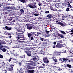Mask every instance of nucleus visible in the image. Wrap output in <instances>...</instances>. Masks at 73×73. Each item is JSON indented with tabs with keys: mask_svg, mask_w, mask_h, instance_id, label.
I'll return each instance as SVG.
<instances>
[{
	"mask_svg": "<svg viewBox=\"0 0 73 73\" xmlns=\"http://www.w3.org/2000/svg\"><path fill=\"white\" fill-rule=\"evenodd\" d=\"M36 3L35 2H33V3H29L28 5H27V7H29L31 9H35L36 8Z\"/></svg>",
	"mask_w": 73,
	"mask_h": 73,
	"instance_id": "obj_1",
	"label": "nucleus"
},
{
	"mask_svg": "<svg viewBox=\"0 0 73 73\" xmlns=\"http://www.w3.org/2000/svg\"><path fill=\"white\" fill-rule=\"evenodd\" d=\"M27 35L29 38H31V37L32 36H35L36 35V33L35 32H31L30 33L27 32Z\"/></svg>",
	"mask_w": 73,
	"mask_h": 73,
	"instance_id": "obj_2",
	"label": "nucleus"
},
{
	"mask_svg": "<svg viewBox=\"0 0 73 73\" xmlns=\"http://www.w3.org/2000/svg\"><path fill=\"white\" fill-rule=\"evenodd\" d=\"M18 27V32H17L16 34L17 35H21V33H19V32H22L23 31H21V25H17Z\"/></svg>",
	"mask_w": 73,
	"mask_h": 73,
	"instance_id": "obj_3",
	"label": "nucleus"
},
{
	"mask_svg": "<svg viewBox=\"0 0 73 73\" xmlns=\"http://www.w3.org/2000/svg\"><path fill=\"white\" fill-rule=\"evenodd\" d=\"M27 27V29L29 30H31V29H32L33 28V24H26Z\"/></svg>",
	"mask_w": 73,
	"mask_h": 73,
	"instance_id": "obj_4",
	"label": "nucleus"
},
{
	"mask_svg": "<svg viewBox=\"0 0 73 73\" xmlns=\"http://www.w3.org/2000/svg\"><path fill=\"white\" fill-rule=\"evenodd\" d=\"M64 45L63 44H60L59 43H58L57 44L56 46V48H61L62 47H64Z\"/></svg>",
	"mask_w": 73,
	"mask_h": 73,
	"instance_id": "obj_5",
	"label": "nucleus"
},
{
	"mask_svg": "<svg viewBox=\"0 0 73 73\" xmlns=\"http://www.w3.org/2000/svg\"><path fill=\"white\" fill-rule=\"evenodd\" d=\"M27 68L29 69H35V67H31V66H31V64L30 63H27Z\"/></svg>",
	"mask_w": 73,
	"mask_h": 73,
	"instance_id": "obj_6",
	"label": "nucleus"
},
{
	"mask_svg": "<svg viewBox=\"0 0 73 73\" xmlns=\"http://www.w3.org/2000/svg\"><path fill=\"white\" fill-rule=\"evenodd\" d=\"M66 50H65L64 51L62 52H61V51L60 52H58L55 51L54 52V53L56 56H60V55L61 54V53H66Z\"/></svg>",
	"mask_w": 73,
	"mask_h": 73,
	"instance_id": "obj_7",
	"label": "nucleus"
},
{
	"mask_svg": "<svg viewBox=\"0 0 73 73\" xmlns=\"http://www.w3.org/2000/svg\"><path fill=\"white\" fill-rule=\"evenodd\" d=\"M25 53H26V54H27L28 56H29V57L31 56V51L29 50L25 51Z\"/></svg>",
	"mask_w": 73,
	"mask_h": 73,
	"instance_id": "obj_8",
	"label": "nucleus"
},
{
	"mask_svg": "<svg viewBox=\"0 0 73 73\" xmlns=\"http://www.w3.org/2000/svg\"><path fill=\"white\" fill-rule=\"evenodd\" d=\"M43 61L44 63H49V61L48 60V58L47 57H44L43 58Z\"/></svg>",
	"mask_w": 73,
	"mask_h": 73,
	"instance_id": "obj_9",
	"label": "nucleus"
},
{
	"mask_svg": "<svg viewBox=\"0 0 73 73\" xmlns=\"http://www.w3.org/2000/svg\"><path fill=\"white\" fill-rule=\"evenodd\" d=\"M62 59H63V61H65V62L66 63L67 62V61L69 60V59L67 58H60L59 59V61H61L62 60Z\"/></svg>",
	"mask_w": 73,
	"mask_h": 73,
	"instance_id": "obj_10",
	"label": "nucleus"
},
{
	"mask_svg": "<svg viewBox=\"0 0 73 73\" xmlns=\"http://www.w3.org/2000/svg\"><path fill=\"white\" fill-rule=\"evenodd\" d=\"M56 23V24H58V25H60L62 27H64V26H65V25L64 24L62 23H61L60 22H58V21H55Z\"/></svg>",
	"mask_w": 73,
	"mask_h": 73,
	"instance_id": "obj_11",
	"label": "nucleus"
},
{
	"mask_svg": "<svg viewBox=\"0 0 73 73\" xmlns=\"http://www.w3.org/2000/svg\"><path fill=\"white\" fill-rule=\"evenodd\" d=\"M57 35H58L59 37H60L61 38H65L64 36L62 34H60L59 33H57Z\"/></svg>",
	"mask_w": 73,
	"mask_h": 73,
	"instance_id": "obj_12",
	"label": "nucleus"
},
{
	"mask_svg": "<svg viewBox=\"0 0 73 73\" xmlns=\"http://www.w3.org/2000/svg\"><path fill=\"white\" fill-rule=\"evenodd\" d=\"M24 13V10L21 9L20 10V11L18 12V14L19 16H21L22 15V13Z\"/></svg>",
	"mask_w": 73,
	"mask_h": 73,
	"instance_id": "obj_13",
	"label": "nucleus"
},
{
	"mask_svg": "<svg viewBox=\"0 0 73 73\" xmlns=\"http://www.w3.org/2000/svg\"><path fill=\"white\" fill-rule=\"evenodd\" d=\"M4 40H0V45H3V44H6Z\"/></svg>",
	"mask_w": 73,
	"mask_h": 73,
	"instance_id": "obj_14",
	"label": "nucleus"
},
{
	"mask_svg": "<svg viewBox=\"0 0 73 73\" xmlns=\"http://www.w3.org/2000/svg\"><path fill=\"white\" fill-rule=\"evenodd\" d=\"M27 70H28V73H34L35 72V70H29L27 69Z\"/></svg>",
	"mask_w": 73,
	"mask_h": 73,
	"instance_id": "obj_15",
	"label": "nucleus"
},
{
	"mask_svg": "<svg viewBox=\"0 0 73 73\" xmlns=\"http://www.w3.org/2000/svg\"><path fill=\"white\" fill-rule=\"evenodd\" d=\"M5 28L7 30H8L9 31H10L12 29V27H8L7 26H6L5 27Z\"/></svg>",
	"mask_w": 73,
	"mask_h": 73,
	"instance_id": "obj_16",
	"label": "nucleus"
},
{
	"mask_svg": "<svg viewBox=\"0 0 73 73\" xmlns=\"http://www.w3.org/2000/svg\"><path fill=\"white\" fill-rule=\"evenodd\" d=\"M46 17H48L49 19H50V18H53V15L51 14H48L46 16Z\"/></svg>",
	"mask_w": 73,
	"mask_h": 73,
	"instance_id": "obj_17",
	"label": "nucleus"
},
{
	"mask_svg": "<svg viewBox=\"0 0 73 73\" xmlns=\"http://www.w3.org/2000/svg\"><path fill=\"white\" fill-rule=\"evenodd\" d=\"M0 50H2V51L3 52H5L7 51V49L4 48H0Z\"/></svg>",
	"mask_w": 73,
	"mask_h": 73,
	"instance_id": "obj_18",
	"label": "nucleus"
},
{
	"mask_svg": "<svg viewBox=\"0 0 73 73\" xmlns=\"http://www.w3.org/2000/svg\"><path fill=\"white\" fill-rule=\"evenodd\" d=\"M66 5H68V7H69L70 8H72V6L70 5V3L69 2H68L66 3Z\"/></svg>",
	"mask_w": 73,
	"mask_h": 73,
	"instance_id": "obj_19",
	"label": "nucleus"
},
{
	"mask_svg": "<svg viewBox=\"0 0 73 73\" xmlns=\"http://www.w3.org/2000/svg\"><path fill=\"white\" fill-rule=\"evenodd\" d=\"M7 66H9V67H10V68H13V66H14L13 65L11 64H7Z\"/></svg>",
	"mask_w": 73,
	"mask_h": 73,
	"instance_id": "obj_20",
	"label": "nucleus"
},
{
	"mask_svg": "<svg viewBox=\"0 0 73 73\" xmlns=\"http://www.w3.org/2000/svg\"><path fill=\"white\" fill-rule=\"evenodd\" d=\"M65 67H67V68H70L72 67V66L70 64H66V66H65Z\"/></svg>",
	"mask_w": 73,
	"mask_h": 73,
	"instance_id": "obj_21",
	"label": "nucleus"
},
{
	"mask_svg": "<svg viewBox=\"0 0 73 73\" xmlns=\"http://www.w3.org/2000/svg\"><path fill=\"white\" fill-rule=\"evenodd\" d=\"M10 20L12 22H15L16 19L15 18H11L10 19Z\"/></svg>",
	"mask_w": 73,
	"mask_h": 73,
	"instance_id": "obj_22",
	"label": "nucleus"
},
{
	"mask_svg": "<svg viewBox=\"0 0 73 73\" xmlns=\"http://www.w3.org/2000/svg\"><path fill=\"white\" fill-rule=\"evenodd\" d=\"M18 1H20L21 2L23 3H26L25 0H18Z\"/></svg>",
	"mask_w": 73,
	"mask_h": 73,
	"instance_id": "obj_23",
	"label": "nucleus"
},
{
	"mask_svg": "<svg viewBox=\"0 0 73 73\" xmlns=\"http://www.w3.org/2000/svg\"><path fill=\"white\" fill-rule=\"evenodd\" d=\"M16 38L17 39V40H20L21 38H24V36H22L21 37H16Z\"/></svg>",
	"mask_w": 73,
	"mask_h": 73,
	"instance_id": "obj_24",
	"label": "nucleus"
},
{
	"mask_svg": "<svg viewBox=\"0 0 73 73\" xmlns=\"http://www.w3.org/2000/svg\"><path fill=\"white\" fill-rule=\"evenodd\" d=\"M16 63V62H15V61H14L13 60H12V62H11V64L13 65L14 66V65H15V63Z\"/></svg>",
	"mask_w": 73,
	"mask_h": 73,
	"instance_id": "obj_25",
	"label": "nucleus"
},
{
	"mask_svg": "<svg viewBox=\"0 0 73 73\" xmlns=\"http://www.w3.org/2000/svg\"><path fill=\"white\" fill-rule=\"evenodd\" d=\"M23 62L21 61L20 62H19V65L20 66H21V65L23 64Z\"/></svg>",
	"mask_w": 73,
	"mask_h": 73,
	"instance_id": "obj_26",
	"label": "nucleus"
},
{
	"mask_svg": "<svg viewBox=\"0 0 73 73\" xmlns=\"http://www.w3.org/2000/svg\"><path fill=\"white\" fill-rule=\"evenodd\" d=\"M19 58H25V55H22L21 56H20Z\"/></svg>",
	"mask_w": 73,
	"mask_h": 73,
	"instance_id": "obj_27",
	"label": "nucleus"
},
{
	"mask_svg": "<svg viewBox=\"0 0 73 73\" xmlns=\"http://www.w3.org/2000/svg\"><path fill=\"white\" fill-rule=\"evenodd\" d=\"M41 33H40V32H37V34L36 35V36H39V35H41Z\"/></svg>",
	"mask_w": 73,
	"mask_h": 73,
	"instance_id": "obj_28",
	"label": "nucleus"
},
{
	"mask_svg": "<svg viewBox=\"0 0 73 73\" xmlns=\"http://www.w3.org/2000/svg\"><path fill=\"white\" fill-rule=\"evenodd\" d=\"M13 68H8V70L9 71H10V72H12L13 70Z\"/></svg>",
	"mask_w": 73,
	"mask_h": 73,
	"instance_id": "obj_29",
	"label": "nucleus"
},
{
	"mask_svg": "<svg viewBox=\"0 0 73 73\" xmlns=\"http://www.w3.org/2000/svg\"><path fill=\"white\" fill-rule=\"evenodd\" d=\"M3 47H4L5 48H7V46H3V45H0V48H3Z\"/></svg>",
	"mask_w": 73,
	"mask_h": 73,
	"instance_id": "obj_30",
	"label": "nucleus"
},
{
	"mask_svg": "<svg viewBox=\"0 0 73 73\" xmlns=\"http://www.w3.org/2000/svg\"><path fill=\"white\" fill-rule=\"evenodd\" d=\"M60 32L62 34H63V35H66V33L62 31H60Z\"/></svg>",
	"mask_w": 73,
	"mask_h": 73,
	"instance_id": "obj_31",
	"label": "nucleus"
},
{
	"mask_svg": "<svg viewBox=\"0 0 73 73\" xmlns=\"http://www.w3.org/2000/svg\"><path fill=\"white\" fill-rule=\"evenodd\" d=\"M70 8L69 7H68L66 9V12H69L70 11Z\"/></svg>",
	"mask_w": 73,
	"mask_h": 73,
	"instance_id": "obj_32",
	"label": "nucleus"
},
{
	"mask_svg": "<svg viewBox=\"0 0 73 73\" xmlns=\"http://www.w3.org/2000/svg\"><path fill=\"white\" fill-rule=\"evenodd\" d=\"M33 15H35V16H39V15H39V14H38V13H34Z\"/></svg>",
	"mask_w": 73,
	"mask_h": 73,
	"instance_id": "obj_33",
	"label": "nucleus"
},
{
	"mask_svg": "<svg viewBox=\"0 0 73 73\" xmlns=\"http://www.w3.org/2000/svg\"><path fill=\"white\" fill-rule=\"evenodd\" d=\"M69 18V19H73V16H72L71 15H69V16H68Z\"/></svg>",
	"mask_w": 73,
	"mask_h": 73,
	"instance_id": "obj_34",
	"label": "nucleus"
},
{
	"mask_svg": "<svg viewBox=\"0 0 73 73\" xmlns=\"http://www.w3.org/2000/svg\"><path fill=\"white\" fill-rule=\"evenodd\" d=\"M39 6H42V4L40 2H39L38 3Z\"/></svg>",
	"mask_w": 73,
	"mask_h": 73,
	"instance_id": "obj_35",
	"label": "nucleus"
},
{
	"mask_svg": "<svg viewBox=\"0 0 73 73\" xmlns=\"http://www.w3.org/2000/svg\"><path fill=\"white\" fill-rule=\"evenodd\" d=\"M46 6L48 7H50V3H48L47 4Z\"/></svg>",
	"mask_w": 73,
	"mask_h": 73,
	"instance_id": "obj_36",
	"label": "nucleus"
},
{
	"mask_svg": "<svg viewBox=\"0 0 73 73\" xmlns=\"http://www.w3.org/2000/svg\"><path fill=\"white\" fill-rule=\"evenodd\" d=\"M30 65H35V62H30Z\"/></svg>",
	"mask_w": 73,
	"mask_h": 73,
	"instance_id": "obj_37",
	"label": "nucleus"
},
{
	"mask_svg": "<svg viewBox=\"0 0 73 73\" xmlns=\"http://www.w3.org/2000/svg\"><path fill=\"white\" fill-rule=\"evenodd\" d=\"M53 60L54 62H58L57 59L56 58L53 59Z\"/></svg>",
	"mask_w": 73,
	"mask_h": 73,
	"instance_id": "obj_38",
	"label": "nucleus"
},
{
	"mask_svg": "<svg viewBox=\"0 0 73 73\" xmlns=\"http://www.w3.org/2000/svg\"><path fill=\"white\" fill-rule=\"evenodd\" d=\"M34 36L35 35H33V36H31L30 38L31 40H33V37H35Z\"/></svg>",
	"mask_w": 73,
	"mask_h": 73,
	"instance_id": "obj_39",
	"label": "nucleus"
},
{
	"mask_svg": "<svg viewBox=\"0 0 73 73\" xmlns=\"http://www.w3.org/2000/svg\"><path fill=\"white\" fill-rule=\"evenodd\" d=\"M50 31H51V30L49 31H48L47 30H46V33H47V34H48L49 32H50Z\"/></svg>",
	"mask_w": 73,
	"mask_h": 73,
	"instance_id": "obj_40",
	"label": "nucleus"
},
{
	"mask_svg": "<svg viewBox=\"0 0 73 73\" xmlns=\"http://www.w3.org/2000/svg\"><path fill=\"white\" fill-rule=\"evenodd\" d=\"M0 58H3V56L1 54H0Z\"/></svg>",
	"mask_w": 73,
	"mask_h": 73,
	"instance_id": "obj_41",
	"label": "nucleus"
},
{
	"mask_svg": "<svg viewBox=\"0 0 73 73\" xmlns=\"http://www.w3.org/2000/svg\"><path fill=\"white\" fill-rule=\"evenodd\" d=\"M33 59L34 61H36V60H37V58H36V57L34 58Z\"/></svg>",
	"mask_w": 73,
	"mask_h": 73,
	"instance_id": "obj_42",
	"label": "nucleus"
},
{
	"mask_svg": "<svg viewBox=\"0 0 73 73\" xmlns=\"http://www.w3.org/2000/svg\"><path fill=\"white\" fill-rule=\"evenodd\" d=\"M45 52L42 51L40 52L41 54H43V55H44L45 54Z\"/></svg>",
	"mask_w": 73,
	"mask_h": 73,
	"instance_id": "obj_43",
	"label": "nucleus"
},
{
	"mask_svg": "<svg viewBox=\"0 0 73 73\" xmlns=\"http://www.w3.org/2000/svg\"><path fill=\"white\" fill-rule=\"evenodd\" d=\"M50 12L49 11H46L45 12V13L46 14L47 13H49Z\"/></svg>",
	"mask_w": 73,
	"mask_h": 73,
	"instance_id": "obj_44",
	"label": "nucleus"
},
{
	"mask_svg": "<svg viewBox=\"0 0 73 73\" xmlns=\"http://www.w3.org/2000/svg\"><path fill=\"white\" fill-rule=\"evenodd\" d=\"M44 68V66H40L39 67V69H40V68Z\"/></svg>",
	"mask_w": 73,
	"mask_h": 73,
	"instance_id": "obj_45",
	"label": "nucleus"
},
{
	"mask_svg": "<svg viewBox=\"0 0 73 73\" xmlns=\"http://www.w3.org/2000/svg\"><path fill=\"white\" fill-rule=\"evenodd\" d=\"M52 56L53 57H52V59H54V58H55V57H54V55H52Z\"/></svg>",
	"mask_w": 73,
	"mask_h": 73,
	"instance_id": "obj_46",
	"label": "nucleus"
},
{
	"mask_svg": "<svg viewBox=\"0 0 73 73\" xmlns=\"http://www.w3.org/2000/svg\"><path fill=\"white\" fill-rule=\"evenodd\" d=\"M46 1L48 2H50V1H52V0H46Z\"/></svg>",
	"mask_w": 73,
	"mask_h": 73,
	"instance_id": "obj_47",
	"label": "nucleus"
},
{
	"mask_svg": "<svg viewBox=\"0 0 73 73\" xmlns=\"http://www.w3.org/2000/svg\"><path fill=\"white\" fill-rule=\"evenodd\" d=\"M12 60V58H10L9 60V62H11V60Z\"/></svg>",
	"mask_w": 73,
	"mask_h": 73,
	"instance_id": "obj_48",
	"label": "nucleus"
},
{
	"mask_svg": "<svg viewBox=\"0 0 73 73\" xmlns=\"http://www.w3.org/2000/svg\"><path fill=\"white\" fill-rule=\"evenodd\" d=\"M11 35V33H7V35H8V36H9V35Z\"/></svg>",
	"mask_w": 73,
	"mask_h": 73,
	"instance_id": "obj_49",
	"label": "nucleus"
},
{
	"mask_svg": "<svg viewBox=\"0 0 73 73\" xmlns=\"http://www.w3.org/2000/svg\"><path fill=\"white\" fill-rule=\"evenodd\" d=\"M70 8L71 9V11H73V7H72V6H71V7H70Z\"/></svg>",
	"mask_w": 73,
	"mask_h": 73,
	"instance_id": "obj_50",
	"label": "nucleus"
},
{
	"mask_svg": "<svg viewBox=\"0 0 73 73\" xmlns=\"http://www.w3.org/2000/svg\"><path fill=\"white\" fill-rule=\"evenodd\" d=\"M40 40L42 41H44V38H40Z\"/></svg>",
	"mask_w": 73,
	"mask_h": 73,
	"instance_id": "obj_51",
	"label": "nucleus"
},
{
	"mask_svg": "<svg viewBox=\"0 0 73 73\" xmlns=\"http://www.w3.org/2000/svg\"><path fill=\"white\" fill-rule=\"evenodd\" d=\"M20 40H25V38H22L20 39Z\"/></svg>",
	"mask_w": 73,
	"mask_h": 73,
	"instance_id": "obj_52",
	"label": "nucleus"
},
{
	"mask_svg": "<svg viewBox=\"0 0 73 73\" xmlns=\"http://www.w3.org/2000/svg\"><path fill=\"white\" fill-rule=\"evenodd\" d=\"M3 62H2L3 65H5V62H4L3 60Z\"/></svg>",
	"mask_w": 73,
	"mask_h": 73,
	"instance_id": "obj_53",
	"label": "nucleus"
},
{
	"mask_svg": "<svg viewBox=\"0 0 73 73\" xmlns=\"http://www.w3.org/2000/svg\"><path fill=\"white\" fill-rule=\"evenodd\" d=\"M69 1L70 3H72V2H73V0H70Z\"/></svg>",
	"mask_w": 73,
	"mask_h": 73,
	"instance_id": "obj_54",
	"label": "nucleus"
},
{
	"mask_svg": "<svg viewBox=\"0 0 73 73\" xmlns=\"http://www.w3.org/2000/svg\"><path fill=\"white\" fill-rule=\"evenodd\" d=\"M69 32H73V29H72Z\"/></svg>",
	"mask_w": 73,
	"mask_h": 73,
	"instance_id": "obj_55",
	"label": "nucleus"
},
{
	"mask_svg": "<svg viewBox=\"0 0 73 73\" xmlns=\"http://www.w3.org/2000/svg\"><path fill=\"white\" fill-rule=\"evenodd\" d=\"M24 71H23V70H22L21 71V73H23Z\"/></svg>",
	"mask_w": 73,
	"mask_h": 73,
	"instance_id": "obj_56",
	"label": "nucleus"
},
{
	"mask_svg": "<svg viewBox=\"0 0 73 73\" xmlns=\"http://www.w3.org/2000/svg\"><path fill=\"white\" fill-rule=\"evenodd\" d=\"M56 48V46H55V45H53V48Z\"/></svg>",
	"mask_w": 73,
	"mask_h": 73,
	"instance_id": "obj_57",
	"label": "nucleus"
},
{
	"mask_svg": "<svg viewBox=\"0 0 73 73\" xmlns=\"http://www.w3.org/2000/svg\"><path fill=\"white\" fill-rule=\"evenodd\" d=\"M69 15H65V17H69Z\"/></svg>",
	"mask_w": 73,
	"mask_h": 73,
	"instance_id": "obj_58",
	"label": "nucleus"
},
{
	"mask_svg": "<svg viewBox=\"0 0 73 73\" xmlns=\"http://www.w3.org/2000/svg\"><path fill=\"white\" fill-rule=\"evenodd\" d=\"M59 42H60V43H62V40L60 41Z\"/></svg>",
	"mask_w": 73,
	"mask_h": 73,
	"instance_id": "obj_59",
	"label": "nucleus"
},
{
	"mask_svg": "<svg viewBox=\"0 0 73 73\" xmlns=\"http://www.w3.org/2000/svg\"><path fill=\"white\" fill-rule=\"evenodd\" d=\"M33 52H36V50H35V49H33Z\"/></svg>",
	"mask_w": 73,
	"mask_h": 73,
	"instance_id": "obj_60",
	"label": "nucleus"
},
{
	"mask_svg": "<svg viewBox=\"0 0 73 73\" xmlns=\"http://www.w3.org/2000/svg\"><path fill=\"white\" fill-rule=\"evenodd\" d=\"M56 42H55L53 43L54 44V45H56Z\"/></svg>",
	"mask_w": 73,
	"mask_h": 73,
	"instance_id": "obj_61",
	"label": "nucleus"
},
{
	"mask_svg": "<svg viewBox=\"0 0 73 73\" xmlns=\"http://www.w3.org/2000/svg\"><path fill=\"white\" fill-rule=\"evenodd\" d=\"M52 68H53V69L54 68V66H51Z\"/></svg>",
	"mask_w": 73,
	"mask_h": 73,
	"instance_id": "obj_62",
	"label": "nucleus"
},
{
	"mask_svg": "<svg viewBox=\"0 0 73 73\" xmlns=\"http://www.w3.org/2000/svg\"><path fill=\"white\" fill-rule=\"evenodd\" d=\"M42 19V18H41V17H39L38 18V19Z\"/></svg>",
	"mask_w": 73,
	"mask_h": 73,
	"instance_id": "obj_63",
	"label": "nucleus"
},
{
	"mask_svg": "<svg viewBox=\"0 0 73 73\" xmlns=\"http://www.w3.org/2000/svg\"><path fill=\"white\" fill-rule=\"evenodd\" d=\"M71 35H73V32H72V33H71L70 34Z\"/></svg>",
	"mask_w": 73,
	"mask_h": 73,
	"instance_id": "obj_64",
	"label": "nucleus"
}]
</instances>
